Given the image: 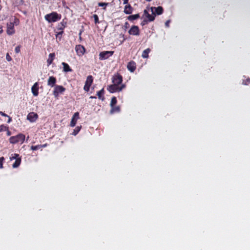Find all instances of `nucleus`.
<instances>
[{
	"instance_id": "1",
	"label": "nucleus",
	"mask_w": 250,
	"mask_h": 250,
	"mask_svg": "<svg viewBox=\"0 0 250 250\" xmlns=\"http://www.w3.org/2000/svg\"><path fill=\"white\" fill-rule=\"evenodd\" d=\"M44 18L49 22H54L61 19V15L58 14L57 12H53L50 14L46 15Z\"/></svg>"
},
{
	"instance_id": "36",
	"label": "nucleus",
	"mask_w": 250,
	"mask_h": 250,
	"mask_svg": "<svg viewBox=\"0 0 250 250\" xmlns=\"http://www.w3.org/2000/svg\"><path fill=\"white\" fill-rule=\"evenodd\" d=\"M6 59L8 62H10L12 60V58L9 55V53H8L6 54Z\"/></svg>"
},
{
	"instance_id": "48",
	"label": "nucleus",
	"mask_w": 250,
	"mask_h": 250,
	"mask_svg": "<svg viewBox=\"0 0 250 250\" xmlns=\"http://www.w3.org/2000/svg\"><path fill=\"white\" fill-rule=\"evenodd\" d=\"M42 147H45L47 146V145L46 144H44V145H42Z\"/></svg>"
},
{
	"instance_id": "35",
	"label": "nucleus",
	"mask_w": 250,
	"mask_h": 250,
	"mask_svg": "<svg viewBox=\"0 0 250 250\" xmlns=\"http://www.w3.org/2000/svg\"><path fill=\"white\" fill-rule=\"evenodd\" d=\"M15 51L16 53H19L21 51V46L18 45L16 46Z\"/></svg>"
},
{
	"instance_id": "8",
	"label": "nucleus",
	"mask_w": 250,
	"mask_h": 250,
	"mask_svg": "<svg viewBox=\"0 0 250 250\" xmlns=\"http://www.w3.org/2000/svg\"><path fill=\"white\" fill-rule=\"evenodd\" d=\"M128 33L131 35L139 36L140 35V29L138 26L133 25L128 31Z\"/></svg>"
},
{
	"instance_id": "45",
	"label": "nucleus",
	"mask_w": 250,
	"mask_h": 250,
	"mask_svg": "<svg viewBox=\"0 0 250 250\" xmlns=\"http://www.w3.org/2000/svg\"><path fill=\"white\" fill-rule=\"evenodd\" d=\"M124 1V4H127L128 3V0H123Z\"/></svg>"
},
{
	"instance_id": "39",
	"label": "nucleus",
	"mask_w": 250,
	"mask_h": 250,
	"mask_svg": "<svg viewBox=\"0 0 250 250\" xmlns=\"http://www.w3.org/2000/svg\"><path fill=\"white\" fill-rule=\"evenodd\" d=\"M60 24H62L63 25H64V27H65L67 22L64 21V20H63L60 23Z\"/></svg>"
},
{
	"instance_id": "47",
	"label": "nucleus",
	"mask_w": 250,
	"mask_h": 250,
	"mask_svg": "<svg viewBox=\"0 0 250 250\" xmlns=\"http://www.w3.org/2000/svg\"><path fill=\"white\" fill-rule=\"evenodd\" d=\"M90 98L91 99H96V97L95 96H90Z\"/></svg>"
},
{
	"instance_id": "24",
	"label": "nucleus",
	"mask_w": 250,
	"mask_h": 250,
	"mask_svg": "<svg viewBox=\"0 0 250 250\" xmlns=\"http://www.w3.org/2000/svg\"><path fill=\"white\" fill-rule=\"evenodd\" d=\"M150 52V49L149 48H147L144 50L143 52L142 57L143 58H147L148 57V54Z\"/></svg>"
},
{
	"instance_id": "29",
	"label": "nucleus",
	"mask_w": 250,
	"mask_h": 250,
	"mask_svg": "<svg viewBox=\"0 0 250 250\" xmlns=\"http://www.w3.org/2000/svg\"><path fill=\"white\" fill-rule=\"evenodd\" d=\"M250 83V78H248L243 80L242 84L244 85H248Z\"/></svg>"
},
{
	"instance_id": "12",
	"label": "nucleus",
	"mask_w": 250,
	"mask_h": 250,
	"mask_svg": "<svg viewBox=\"0 0 250 250\" xmlns=\"http://www.w3.org/2000/svg\"><path fill=\"white\" fill-rule=\"evenodd\" d=\"M7 33L8 35H11L15 33L14 23L10 22L7 24Z\"/></svg>"
},
{
	"instance_id": "11",
	"label": "nucleus",
	"mask_w": 250,
	"mask_h": 250,
	"mask_svg": "<svg viewBox=\"0 0 250 250\" xmlns=\"http://www.w3.org/2000/svg\"><path fill=\"white\" fill-rule=\"evenodd\" d=\"M151 10L152 14L155 16V15H160L163 14L164 9L162 6H158L157 7H151Z\"/></svg>"
},
{
	"instance_id": "10",
	"label": "nucleus",
	"mask_w": 250,
	"mask_h": 250,
	"mask_svg": "<svg viewBox=\"0 0 250 250\" xmlns=\"http://www.w3.org/2000/svg\"><path fill=\"white\" fill-rule=\"evenodd\" d=\"M75 50L77 54L79 56H82L85 52V49L83 45H77L75 46Z\"/></svg>"
},
{
	"instance_id": "6",
	"label": "nucleus",
	"mask_w": 250,
	"mask_h": 250,
	"mask_svg": "<svg viewBox=\"0 0 250 250\" xmlns=\"http://www.w3.org/2000/svg\"><path fill=\"white\" fill-rule=\"evenodd\" d=\"M65 90V88L62 86L56 85L55 86L53 91V95L55 97H57L59 94H62Z\"/></svg>"
},
{
	"instance_id": "44",
	"label": "nucleus",
	"mask_w": 250,
	"mask_h": 250,
	"mask_svg": "<svg viewBox=\"0 0 250 250\" xmlns=\"http://www.w3.org/2000/svg\"><path fill=\"white\" fill-rule=\"evenodd\" d=\"M169 21H166L165 24L167 26H169Z\"/></svg>"
},
{
	"instance_id": "25",
	"label": "nucleus",
	"mask_w": 250,
	"mask_h": 250,
	"mask_svg": "<svg viewBox=\"0 0 250 250\" xmlns=\"http://www.w3.org/2000/svg\"><path fill=\"white\" fill-rule=\"evenodd\" d=\"M98 5L100 7H102L103 9L104 10H106V6L108 5V3L106 2H99Z\"/></svg>"
},
{
	"instance_id": "40",
	"label": "nucleus",
	"mask_w": 250,
	"mask_h": 250,
	"mask_svg": "<svg viewBox=\"0 0 250 250\" xmlns=\"http://www.w3.org/2000/svg\"><path fill=\"white\" fill-rule=\"evenodd\" d=\"M0 115H1L2 116H4V117L8 116V115L7 114H5L4 113L2 112V111H0Z\"/></svg>"
},
{
	"instance_id": "3",
	"label": "nucleus",
	"mask_w": 250,
	"mask_h": 250,
	"mask_svg": "<svg viewBox=\"0 0 250 250\" xmlns=\"http://www.w3.org/2000/svg\"><path fill=\"white\" fill-rule=\"evenodd\" d=\"M125 87V85L124 84H122L121 85H118L113 83L108 86L107 90L110 93H113L122 91Z\"/></svg>"
},
{
	"instance_id": "28",
	"label": "nucleus",
	"mask_w": 250,
	"mask_h": 250,
	"mask_svg": "<svg viewBox=\"0 0 250 250\" xmlns=\"http://www.w3.org/2000/svg\"><path fill=\"white\" fill-rule=\"evenodd\" d=\"M77 119H75L74 118H72L71 121L70 122V126L71 127H74L76 125V124L77 123Z\"/></svg>"
},
{
	"instance_id": "43",
	"label": "nucleus",
	"mask_w": 250,
	"mask_h": 250,
	"mask_svg": "<svg viewBox=\"0 0 250 250\" xmlns=\"http://www.w3.org/2000/svg\"><path fill=\"white\" fill-rule=\"evenodd\" d=\"M7 117L9 118V119H8V120L7 122H8V123H9L12 121V119H11V118L10 117H9V116H8Z\"/></svg>"
},
{
	"instance_id": "19",
	"label": "nucleus",
	"mask_w": 250,
	"mask_h": 250,
	"mask_svg": "<svg viewBox=\"0 0 250 250\" xmlns=\"http://www.w3.org/2000/svg\"><path fill=\"white\" fill-rule=\"evenodd\" d=\"M133 11V8L130 4L126 5L125 6L124 12L126 14H130Z\"/></svg>"
},
{
	"instance_id": "4",
	"label": "nucleus",
	"mask_w": 250,
	"mask_h": 250,
	"mask_svg": "<svg viewBox=\"0 0 250 250\" xmlns=\"http://www.w3.org/2000/svg\"><path fill=\"white\" fill-rule=\"evenodd\" d=\"M114 53L113 51H104L101 52L99 54V60L101 61L106 60L112 56Z\"/></svg>"
},
{
	"instance_id": "49",
	"label": "nucleus",
	"mask_w": 250,
	"mask_h": 250,
	"mask_svg": "<svg viewBox=\"0 0 250 250\" xmlns=\"http://www.w3.org/2000/svg\"><path fill=\"white\" fill-rule=\"evenodd\" d=\"M8 135H10V131L8 130Z\"/></svg>"
},
{
	"instance_id": "5",
	"label": "nucleus",
	"mask_w": 250,
	"mask_h": 250,
	"mask_svg": "<svg viewBox=\"0 0 250 250\" xmlns=\"http://www.w3.org/2000/svg\"><path fill=\"white\" fill-rule=\"evenodd\" d=\"M93 82V77L91 75H89L87 77L86 80L85 82V84L83 87V89L86 92H88L90 87Z\"/></svg>"
},
{
	"instance_id": "17",
	"label": "nucleus",
	"mask_w": 250,
	"mask_h": 250,
	"mask_svg": "<svg viewBox=\"0 0 250 250\" xmlns=\"http://www.w3.org/2000/svg\"><path fill=\"white\" fill-rule=\"evenodd\" d=\"M57 80L55 77L53 76L49 77L48 81L47 84L51 87H53L55 86V83H56Z\"/></svg>"
},
{
	"instance_id": "26",
	"label": "nucleus",
	"mask_w": 250,
	"mask_h": 250,
	"mask_svg": "<svg viewBox=\"0 0 250 250\" xmlns=\"http://www.w3.org/2000/svg\"><path fill=\"white\" fill-rule=\"evenodd\" d=\"M117 103V100L116 98L115 97H112L111 102L110 104V106H113L114 105H115Z\"/></svg>"
},
{
	"instance_id": "23",
	"label": "nucleus",
	"mask_w": 250,
	"mask_h": 250,
	"mask_svg": "<svg viewBox=\"0 0 250 250\" xmlns=\"http://www.w3.org/2000/svg\"><path fill=\"white\" fill-rule=\"evenodd\" d=\"M140 18L139 14H136L135 15H130L127 17V19L130 21H133L136 20Z\"/></svg>"
},
{
	"instance_id": "27",
	"label": "nucleus",
	"mask_w": 250,
	"mask_h": 250,
	"mask_svg": "<svg viewBox=\"0 0 250 250\" xmlns=\"http://www.w3.org/2000/svg\"><path fill=\"white\" fill-rule=\"evenodd\" d=\"M81 129V126H77L75 129L74 130L73 133H72V135L75 136L80 131Z\"/></svg>"
},
{
	"instance_id": "46",
	"label": "nucleus",
	"mask_w": 250,
	"mask_h": 250,
	"mask_svg": "<svg viewBox=\"0 0 250 250\" xmlns=\"http://www.w3.org/2000/svg\"><path fill=\"white\" fill-rule=\"evenodd\" d=\"M3 32V30L2 27H0V34L2 33Z\"/></svg>"
},
{
	"instance_id": "18",
	"label": "nucleus",
	"mask_w": 250,
	"mask_h": 250,
	"mask_svg": "<svg viewBox=\"0 0 250 250\" xmlns=\"http://www.w3.org/2000/svg\"><path fill=\"white\" fill-rule=\"evenodd\" d=\"M104 88H103L101 90H100V91H98L97 92V96H98V98L100 99V100H101L102 101H104Z\"/></svg>"
},
{
	"instance_id": "20",
	"label": "nucleus",
	"mask_w": 250,
	"mask_h": 250,
	"mask_svg": "<svg viewBox=\"0 0 250 250\" xmlns=\"http://www.w3.org/2000/svg\"><path fill=\"white\" fill-rule=\"evenodd\" d=\"M55 57V54L54 53H50L49 54L48 58L47 60L48 66L52 63L53 60Z\"/></svg>"
},
{
	"instance_id": "7",
	"label": "nucleus",
	"mask_w": 250,
	"mask_h": 250,
	"mask_svg": "<svg viewBox=\"0 0 250 250\" xmlns=\"http://www.w3.org/2000/svg\"><path fill=\"white\" fill-rule=\"evenodd\" d=\"M112 82L114 84H121L123 82V77L119 73L115 74L112 78Z\"/></svg>"
},
{
	"instance_id": "9",
	"label": "nucleus",
	"mask_w": 250,
	"mask_h": 250,
	"mask_svg": "<svg viewBox=\"0 0 250 250\" xmlns=\"http://www.w3.org/2000/svg\"><path fill=\"white\" fill-rule=\"evenodd\" d=\"M10 159H11V160H12V159L16 160L15 162L13 163V164L12 165L13 167L16 168V167H18L20 166V165L21 163V159L19 157V154H14V156L11 157Z\"/></svg>"
},
{
	"instance_id": "33",
	"label": "nucleus",
	"mask_w": 250,
	"mask_h": 250,
	"mask_svg": "<svg viewBox=\"0 0 250 250\" xmlns=\"http://www.w3.org/2000/svg\"><path fill=\"white\" fill-rule=\"evenodd\" d=\"M4 158L3 157H1L0 158V168H3V163L4 161Z\"/></svg>"
},
{
	"instance_id": "38",
	"label": "nucleus",
	"mask_w": 250,
	"mask_h": 250,
	"mask_svg": "<svg viewBox=\"0 0 250 250\" xmlns=\"http://www.w3.org/2000/svg\"><path fill=\"white\" fill-rule=\"evenodd\" d=\"M79 113L76 112L74 113V115L73 116L72 118H74L75 119H78L79 118Z\"/></svg>"
},
{
	"instance_id": "50",
	"label": "nucleus",
	"mask_w": 250,
	"mask_h": 250,
	"mask_svg": "<svg viewBox=\"0 0 250 250\" xmlns=\"http://www.w3.org/2000/svg\"><path fill=\"white\" fill-rule=\"evenodd\" d=\"M81 33H80V39H81Z\"/></svg>"
},
{
	"instance_id": "34",
	"label": "nucleus",
	"mask_w": 250,
	"mask_h": 250,
	"mask_svg": "<svg viewBox=\"0 0 250 250\" xmlns=\"http://www.w3.org/2000/svg\"><path fill=\"white\" fill-rule=\"evenodd\" d=\"M65 27L62 24L59 23L58 25L57 29L60 31H63Z\"/></svg>"
},
{
	"instance_id": "31",
	"label": "nucleus",
	"mask_w": 250,
	"mask_h": 250,
	"mask_svg": "<svg viewBox=\"0 0 250 250\" xmlns=\"http://www.w3.org/2000/svg\"><path fill=\"white\" fill-rule=\"evenodd\" d=\"M93 17L94 18V22L96 24L100 23V21H99V17L97 15H96V14L93 15Z\"/></svg>"
},
{
	"instance_id": "16",
	"label": "nucleus",
	"mask_w": 250,
	"mask_h": 250,
	"mask_svg": "<svg viewBox=\"0 0 250 250\" xmlns=\"http://www.w3.org/2000/svg\"><path fill=\"white\" fill-rule=\"evenodd\" d=\"M144 15L147 18L148 21L149 22L155 20V15L153 14L152 15L149 14L146 9L144 11Z\"/></svg>"
},
{
	"instance_id": "37",
	"label": "nucleus",
	"mask_w": 250,
	"mask_h": 250,
	"mask_svg": "<svg viewBox=\"0 0 250 250\" xmlns=\"http://www.w3.org/2000/svg\"><path fill=\"white\" fill-rule=\"evenodd\" d=\"M148 21V20H144L141 23V24L142 25V26H144L146 24H147Z\"/></svg>"
},
{
	"instance_id": "13",
	"label": "nucleus",
	"mask_w": 250,
	"mask_h": 250,
	"mask_svg": "<svg viewBox=\"0 0 250 250\" xmlns=\"http://www.w3.org/2000/svg\"><path fill=\"white\" fill-rule=\"evenodd\" d=\"M38 118V114L33 112L29 113L27 116V119L31 122H35Z\"/></svg>"
},
{
	"instance_id": "15",
	"label": "nucleus",
	"mask_w": 250,
	"mask_h": 250,
	"mask_svg": "<svg viewBox=\"0 0 250 250\" xmlns=\"http://www.w3.org/2000/svg\"><path fill=\"white\" fill-rule=\"evenodd\" d=\"M32 92L34 96H37L39 94V85L38 83H36L32 86L31 88Z\"/></svg>"
},
{
	"instance_id": "14",
	"label": "nucleus",
	"mask_w": 250,
	"mask_h": 250,
	"mask_svg": "<svg viewBox=\"0 0 250 250\" xmlns=\"http://www.w3.org/2000/svg\"><path fill=\"white\" fill-rule=\"evenodd\" d=\"M127 69L131 72H134L136 69V63L133 61H130L127 64Z\"/></svg>"
},
{
	"instance_id": "32",
	"label": "nucleus",
	"mask_w": 250,
	"mask_h": 250,
	"mask_svg": "<svg viewBox=\"0 0 250 250\" xmlns=\"http://www.w3.org/2000/svg\"><path fill=\"white\" fill-rule=\"evenodd\" d=\"M8 127L3 125H0V132L8 130Z\"/></svg>"
},
{
	"instance_id": "22",
	"label": "nucleus",
	"mask_w": 250,
	"mask_h": 250,
	"mask_svg": "<svg viewBox=\"0 0 250 250\" xmlns=\"http://www.w3.org/2000/svg\"><path fill=\"white\" fill-rule=\"evenodd\" d=\"M111 109L110 110V113L111 114H113L114 113H118L120 111V107L119 106L114 105L113 106H111Z\"/></svg>"
},
{
	"instance_id": "2",
	"label": "nucleus",
	"mask_w": 250,
	"mask_h": 250,
	"mask_svg": "<svg viewBox=\"0 0 250 250\" xmlns=\"http://www.w3.org/2000/svg\"><path fill=\"white\" fill-rule=\"evenodd\" d=\"M25 136L22 133H19L16 136H11L9 138V142L11 144H16L20 143L22 144L25 140Z\"/></svg>"
},
{
	"instance_id": "41",
	"label": "nucleus",
	"mask_w": 250,
	"mask_h": 250,
	"mask_svg": "<svg viewBox=\"0 0 250 250\" xmlns=\"http://www.w3.org/2000/svg\"><path fill=\"white\" fill-rule=\"evenodd\" d=\"M63 31H61L60 32H58L57 34V37L59 36V35H62V34L63 33Z\"/></svg>"
},
{
	"instance_id": "21",
	"label": "nucleus",
	"mask_w": 250,
	"mask_h": 250,
	"mask_svg": "<svg viewBox=\"0 0 250 250\" xmlns=\"http://www.w3.org/2000/svg\"><path fill=\"white\" fill-rule=\"evenodd\" d=\"M63 66V71L65 72H68L72 71V69L70 67L69 65L66 62H62V63Z\"/></svg>"
},
{
	"instance_id": "30",
	"label": "nucleus",
	"mask_w": 250,
	"mask_h": 250,
	"mask_svg": "<svg viewBox=\"0 0 250 250\" xmlns=\"http://www.w3.org/2000/svg\"><path fill=\"white\" fill-rule=\"evenodd\" d=\"M41 148H42V145L32 146L31 147V149L32 150H37Z\"/></svg>"
},
{
	"instance_id": "51",
	"label": "nucleus",
	"mask_w": 250,
	"mask_h": 250,
	"mask_svg": "<svg viewBox=\"0 0 250 250\" xmlns=\"http://www.w3.org/2000/svg\"><path fill=\"white\" fill-rule=\"evenodd\" d=\"M146 0V1H151V0Z\"/></svg>"
},
{
	"instance_id": "42",
	"label": "nucleus",
	"mask_w": 250,
	"mask_h": 250,
	"mask_svg": "<svg viewBox=\"0 0 250 250\" xmlns=\"http://www.w3.org/2000/svg\"><path fill=\"white\" fill-rule=\"evenodd\" d=\"M128 26H129V23L127 22H125V28H127Z\"/></svg>"
}]
</instances>
